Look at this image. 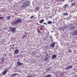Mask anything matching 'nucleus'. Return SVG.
<instances>
[{
    "label": "nucleus",
    "mask_w": 77,
    "mask_h": 77,
    "mask_svg": "<svg viewBox=\"0 0 77 77\" xmlns=\"http://www.w3.org/2000/svg\"><path fill=\"white\" fill-rule=\"evenodd\" d=\"M22 21V20L21 19H18V20H16L15 21L13 22L12 23L13 24H15L17 23H20Z\"/></svg>",
    "instance_id": "f257e3e1"
},
{
    "label": "nucleus",
    "mask_w": 77,
    "mask_h": 77,
    "mask_svg": "<svg viewBox=\"0 0 77 77\" xmlns=\"http://www.w3.org/2000/svg\"><path fill=\"white\" fill-rule=\"evenodd\" d=\"M29 5V2L27 1L24 3L22 6V8H26Z\"/></svg>",
    "instance_id": "f03ea898"
},
{
    "label": "nucleus",
    "mask_w": 77,
    "mask_h": 77,
    "mask_svg": "<svg viewBox=\"0 0 77 77\" xmlns=\"http://www.w3.org/2000/svg\"><path fill=\"white\" fill-rule=\"evenodd\" d=\"M72 36L77 35V30L73 31V32L72 33Z\"/></svg>",
    "instance_id": "7ed1b4c3"
},
{
    "label": "nucleus",
    "mask_w": 77,
    "mask_h": 77,
    "mask_svg": "<svg viewBox=\"0 0 77 77\" xmlns=\"http://www.w3.org/2000/svg\"><path fill=\"white\" fill-rule=\"evenodd\" d=\"M0 60H1V61H2V62H0V63H1V65H2V63H3V62H4L5 59V58H3V57H2L0 59Z\"/></svg>",
    "instance_id": "20e7f679"
},
{
    "label": "nucleus",
    "mask_w": 77,
    "mask_h": 77,
    "mask_svg": "<svg viewBox=\"0 0 77 77\" xmlns=\"http://www.w3.org/2000/svg\"><path fill=\"white\" fill-rule=\"evenodd\" d=\"M8 71H9V70H4L2 72V74L3 75H5V74H6V73H7V72Z\"/></svg>",
    "instance_id": "39448f33"
},
{
    "label": "nucleus",
    "mask_w": 77,
    "mask_h": 77,
    "mask_svg": "<svg viewBox=\"0 0 77 77\" xmlns=\"http://www.w3.org/2000/svg\"><path fill=\"white\" fill-rule=\"evenodd\" d=\"M69 26H70V29H71V30H74V29H75V26H72V24H70L69 25Z\"/></svg>",
    "instance_id": "423d86ee"
},
{
    "label": "nucleus",
    "mask_w": 77,
    "mask_h": 77,
    "mask_svg": "<svg viewBox=\"0 0 77 77\" xmlns=\"http://www.w3.org/2000/svg\"><path fill=\"white\" fill-rule=\"evenodd\" d=\"M9 29L11 32H14L16 31V29H15L13 28H9Z\"/></svg>",
    "instance_id": "0eeeda50"
},
{
    "label": "nucleus",
    "mask_w": 77,
    "mask_h": 77,
    "mask_svg": "<svg viewBox=\"0 0 77 77\" xmlns=\"http://www.w3.org/2000/svg\"><path fill=\"white\" fill-rule=\"evenodd\" d=\"M54 45H55V43L53 42L50 45V46L51 47L54 48Z\"/></svg>",
    "instance_id": "6e6552de"
},
{
    "label": "nucleus",
    "mask_w": 77,
    "mask_h": 77,
    "mask_svg": "<svg viewBox=\"0 0 77 77\" xmlns=\"http://www.w3.org/2000/svg\"><path fill=\"white\" fill-rule=\"evenodd\" d=\"M70 68H72V66H70L67 67H66L65 68V69H70Z\"/></svg>",
    "instance_id": "1a4fd4ad"
},
{
    "label": "nucleus",
    "mask_w": 77,
    "mask_h": 77,
    "mask_svg": "<svg viewBox=\"0 0 77 77\" xmlns=\"http://www.w3.org/2000/svg\"><path fill=\"white\" fill-rule=\"evenodd\" d=\"M14 53L16 54H18L19 53V51L18 49H16L14 51Z\"/></svg>",
    "instance_id": "9d476101"
},
{
    "label": "nucleus",
    "mask_w": 77,
    "mask_h": 77,
    "mask_svg": "<svg viewBox=\"0 0 77 77\" xmlns=\"http://www.w3.org/2000/svg\"><path fill=\"white\" fill-rule=\"evenodd\" d=\"M17 64L18 65H19V66H21V65H23V63H21L19 61H17Z\"/></svg>",
    "instance_id": "9b49d317"
},
{
    "label": "nucleus",
    "mask_w": 77,
    "mask_h": 77,
    "mask_svg": "<svg viewBox=\"0 0 77 77\" xmlns=\"http://www.w3.org/2000/svg\"><path fill=\"white\" fill-rule=\"evenodd\" d=\"M44 21V19H42L39 21V22L40 24H42V23H43Z\"/></svg>",
    "instance_id": "f8f14e48"
},
{
    "label": "nucleus",
    "mask_w": 77,
    "mask_h": 77,
    "mask_svg": "<svg viewBox=\"0 0 77 77\" xmlns=\"http://www.w3.org/2000/svg\"><path fill=\"white\" fill-rule=\"evenodd\" d=\"M35 9L36 11H39V6H37L35 8Z\"/></svg>",
    "instance_id": "ddd939ff"
},
{
    "label": "nucleus",
    "mask_w": 77,
    "mask_h": 77,
    "mask_svg": "<svg viewBox=\"0 0 77 77\" xmlns=\"http://www.w3.org/2000/svg\"><path fill=\"white\" fill-rule=\"evenodd\" d=\"M57 56V55H53L52 56V59H54V58H56Z\"/></svg>",
    "instance_id": "4468645a"
},
{
    "label": "nucleus",
    "mask_w": 77,
    "mask_h": 77,
    "mask_svg": "<svg viewBox=\"0 0 77 77\" xmlns=\"http://www.w3.org/2000/svg\"><path fill=\"white\" fill-rule=\"evenodd\" d=\"M18 75V74L17 73H14L12 75V77H14V76H15V75Z\"/></svg>",
    "instance_id": "2eb2a0df"
},
{
    "label": "nucleus",
    "mask_w": 77,
    "mask_h": 77,
    "mask_svg": "<svg viewBox=\"0 0 77 77\" xmlns=\"http://www.w3.org/2000/svg\"><path fill=\"white\" fill-rule=\"evenodd\" d=\"M47 23L48 24H51L52 22H51V21H49L47 22Z\"/></svg>",
    "instance_id": "dca6fc26"
},
{
    "label": "nucleus",
    "mask_w": 77,
    "mask_h": 77,
    "mask_svg": "<svg viewBox=\"0 0 77 77\" xmlns=\"http://www.w3.org/2000/svg\"><path fill=\"white\" fill-rule=\"evenodd\" d=\"M72 51L71 50V49H69L68 50V53H72Z\"/></svg>",
    "instance_id": "f3484780"
},
{
    "label": "nucleus",
    "mask_w": 77,
    "mask_h": 77,
    "mask_svg": "<svg viewBox=\"0 0 77 77\" xmlns=\"http://www.w3.org/2000/svg\"><path fill=\"white\" fill-rule=\"evenodd\" d=\"M51 75H46L45 76V77H51Z\"/></svg>",
    "instance_id": "a211bd4d"
},
{
    "label": "nucleus",
    "mask_w": 77,
    "mask_h": 77,
    "mask_svg": "<svg viewBox=\"0 0 77 77\" xmlns=\"http://www.w3.org/2000/svg\"><path fill=\"white\" fill-rule=\"evenodd\" d=\"M46 70H47L48 71H51V69L48 68V69H46Z\"/></svg>",
    "instance_id": "6ab92c4d"
},
{
    "label": "nucleus",
    "mask_w": 77,
    "mask_h": 77,
    "mask_svg": "<svg viewBox=\"0 0 77 77\" xmlns=\"http://www.w3.org/2000/svg\"><path fill=\"white\" fill-rule=\"evenodd\" d=\"M68 15V13H64L63 14V15H64V16L65 15Z\"/></svg>",
    "instance_id": "aec40b11"
},
{
    "label": "nucleus",
    "mask_w": 77,
    "mask_h": 77,
    "mask_svg": "<svg viewBox=\"0 0 77 77\" xmlns=\"http://www.w3.org/2000/svg\"><path fill=\"white\" fill-rule=\"evenodd\" d=\"M26 37V35H23V36L22 37V39H24Z\"/></svg>",
    "instance_id": "412c9836"
},
{
    "label": "nucleus",
    "mask_w": 77,
    "mask_h": 77,
    "mask_svg": "<svg viewBox=\"0 0 77 77\" xmlns=\"http://www.w3.org/2000/svg\"><path fill=\"white\" fill-rule=\"evenodd\" d=\"M68 25H66L64 26L65 29H67V28H68Z\"/></svg>",
    "instance_id": "4be33fe9"
},
{
    "label": "nucleus",
    "mask_w": 77,
    "mask_h": 77,
    "mask_svg": "<svg viewBox=\"0 0 77 77\" xmlns=\"http://www.w3.org/2000/svg\"><path fill=\"white\" fill-rule=\"evenodd\" d=\"M34 18V16H32L30 17V19H32V18Z\"/></svg>",
    "instance_id": "5701e85b"
},
{
    "label": "nucleus",
    "mask_w": 77,
    "mask_h": 77,
    "mask_svg": "<svg viewBox=\"0 0 77 77\" xmlns=\"http://www.w3.org/2000/svg\"><path fill=\"white\" fill-rule=\"evenodd\" d=\"M11 18L10 16H8L7 17V20H9V19H10Z\"/></svg>",
    "instance_id": "b1692460"
},
{
    "label": "nucleus",
    "mask_w": 77,
    "mask_h": 77,
    "mask_svg": "<svg viewBox=\"0 0 77 77\" xmlns=\"http://www.w3.org/2000/svg\"><path fill=\"white\" fill-rule=\"evenodd\" d=\"M3 18H4L3 17H0V20H2V19H3Z\"/></svg>",
    "instance_id": "393cba45"
},
{
    "label": "nucleus",
    "mask_w": 77,
    "mask_h": 77,
    "mask_svg": "<svg viewBox=\"0 0 77 77\" xmlns=\"http://www.w3.org/2000/svg\"><path fill=\"white\" fill-rule=\"evenodd\" d=\"M59 1H60V2H64L65 1V0H58Z\"/></svg>",
    "instance_id": "a878e982"
},
{
    "label": "nucleus",
    "mask_w": 77,
    "mask_h": 77,
    "mask_svg": "<svg viewBox=\"0 0 77 77\" xmlns=\"http://www.w3.org/2000/svg\"><path fill=\"white\" fill-rule=\"evenodd\" d=\"M37 31H38V33H40V31H39V29H38Z\"/></svg>",
    "instance_id": "bb28decb"
},
{
    "label": "nucleus",
    "mask_w": 77,
    "mask_h": 77,
    "mask_svg": "<svg viewBox=\"0 0 77 77\" xmlns=\"http://www.w3.org/2000/svg\"><path fill=\"white\" fill-rule=\"evenodd\" d=\"M74 5H75V2L73 3L72 4V6H74Z\"/></svg>",
    "instance_id": "cd10ccee"
},
{
    "label": "nucleus",
    "mask_w": 77,
    "mask_h": 77,
    "mask_svg": "<svg viewBox=\"0 0 77 77\" xmlns=\"http://www.w3.org/2000/svg\"><path fill=\"white\" fill-rule=\"evenodd\" d=\"M43 24H45V25H47V23H43Z\"/></svg>",
    "instance_id": "c85d7f7f"
},
{
    "label": "nucleus",
    "mask_w": 77,
    "mask_h": 77,
    "mask_svg": "<svg viewBox=\"0 0 77 77\" xmlns=\"http://www.w3.org/2000/svg\"><path fill=\"white\" fill-rule=\"evenodd\" d=\"M44 60H45V61H47V59L45 58L44 59Z\"/></svg>",
    "instance_id": "c756f323"
},
{
    "label": "nucleus",
    "mask_w": 77,
    "mask_h": 77,
    "mask_svg": "<svg viewBox=\"0 0 77 77\" xmlns=\"http://www.w3.org/2000/svg\"><path fill=\"white\" fill-rule=\"evenodd\" d=\"M41 27H44V26H43V25H42L41 26Z\"/></svg>",
    "instance_id": "7c9ffc66"
},
{
    "label": "nucleus",
    "mask_w": 77,
    "mask_h": 77,
    "mask_svg": "<svg viewBox=\"0 0 77 77\" xmlns=\"http://www.w3.org/2000/svg\"><path fill=\"white\" fill-rule=\"evenodd\" d=\"M65 7H66L67 6V5H65Z\"/></svg>",
    "instance_id": "2f4dec72"
},
{
    "label": "nucleus",
    "mask_w": 77,
    "mask_h": 77,
    "mask_svg": "<svg viewBox=\"0 0 77 77\" xmlns=\"http://www.w3.org/2000/svg\"><path fill=\"white\" fill-rule=\"evenodd\" d=\"M0 11H1V10H0Z\"/></svg>",
    "instance_id": "473e14b6"
}]
</instances>
